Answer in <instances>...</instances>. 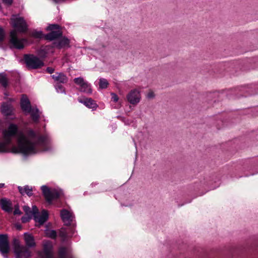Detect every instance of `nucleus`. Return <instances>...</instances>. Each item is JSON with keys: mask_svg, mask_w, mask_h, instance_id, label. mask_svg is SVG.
Here are the masks:
<instances>
[{"mask_svg": "<svg viewBox=\"0 0 258 258\" xmlns=\"http://www.w3.org/2000/svg\"><path fill=\"white\" fill-rule=\"evenodd\" d=\"M234 91L236 92L237 89H234Z\"/></svg>", "mask_w": 258, "mask_h": 258, "instance_id": "48", "label": "nucleus"}, {"mask_svg": "<svg viewBox=\"0 0 258 258\" xmlns=\"http://www.w3.org/2000/svg\"><path fill=\"white\" fill-rule=\"evenodd\" d=\"M5 32L2 27H0V42L3 41L5 38Z\"/></svg>", "mask_w": 258, "mask_h": 258, "instance_id": "38", "label": "nucleus"}, {"mask_svg": "<svg viewBox=\"0 0 258 258\" xmlns=\"http://www.w3.org/2000/svg\"><path fill=\"white\" fill-rule=\"evenodd\" d=\"M5 186V184L3 183H0V188H3Z\"/></svg>", "mask_w": 258, "mask_h": 258, "instance_id": "46", "label": "nucleus"}, {"mask_svg": "<svg viewBox=\"0 0 258 258\" xmlns=\"http://www.w3.org/2000/svg\"><path fill=\"white\" fill-rule=\"evenodd\" d=\"M0 205L2 209L6 212L11 213L12 212V203L8 199L2 198L0 200Z\"/></svg>", "mask_w": 258, "mask_h": 258, "instance_id": "14", "label": "nucleus"}, {"mask_svg": "<svg viewBox=\"0 0 258 258\" xmlns=\"http://www.w3.org/2000/svg\"><path fill=\"white\" fill-rule=\"evenodd\" d=\"M48 219V213L45 210H43L41 211V214H40L39 212L36 214L34 216V221L38 223L39 226L42 225Z\"/></svg>", "mask_w": 258, "mask_h": 258, "instance_id": "12", "label": "nucleus"}, {"mask_svg": "<svg viewBox=\"0 0 258 258\" xmlns=\"http://www.w3.org/2000/svg\"><path fill=\"white\" fill-rule=\"evenodd\" d=\"M238 90L240 91H245L246 92H248V91L247 90L246 86H241L238 88Z\"/></svg>", "mask_w": 258, "mask_h": 258, "instance_id": "43", "label": "nucleus"}, {"mask_svg": "<svg viewBox=\"0 0 258 258\" xmlns=\"http://www.w3.org/2000/svg\"><path fill=\"white\" fill-rule=\"evenodd\" d=\"M59 25L57 24H50L49 26H48L46 28V30L48 31H55V30H58L59 29Z\"/></svg>", "mask_w": 258, "mask_h": 258, "instance_id": "34", "label": "nucleus"}, {"mask_svg": "<svg viewBox=\"0 0 258 258\" xmlns=\"http://www.w3.org/2000/svg\"><path fill=\"white\" fill-rule=\"evenodd\" d=\"M32 218L31 217L25 215L21 218V221L23 223H26L28 222Z\"/></svg>", "mask_w": 258, "mask_h": 258, "instance_id": "37", "label": "nucleus"}, {"mask_svg": "<svg viewBox=\"0 0 258 258\" xmlns=\"http://www.w3.org/2000/svg\"><path fill=\"white\" fill-rule=\"evenodd\" d=\"M257 93H258V92H257Z\"/></svg>", "mask_w": 258, "mask_h": 258, "instance_id": "49", "label": "nucleus"}, {"mask_svg": "<svg viewBox=\"0 0 258 258\" xmlns=\"http://www.w3.org/2000/svg\"><path fill=\"white\" fill-rule=\"evenodd\" d=\"M212 95H213V94L211 93H209L208 94V97L209 98H211Z\"/></svg>", "mask_w": 258, "mask_h": 258, "instance_id": "45", "label": "nucleus"}, {"mask_svg": "<svg viewBox=\"0 0 258 258\" xmlns=\"http://www.w3.org/2000/svg\"><path fill=\"white\" fill-rule=\"evenodd\" d=\"M31 35L35 38H41L42 37V33L41 31H33L32 32Z\"/></svg>", "mask_w": 258, "mask_h": 258, "instance_id": "33", "label": "nucleus"}, {"mask_svg": "<svg viewBox=\"0 0 258 258\" xmlns=\"http://www.w3.org/2000/svg\"><path fill=\"white\" fill-rule=\"evenodd\" d=\"M24 238L27 248L35 246L36 243L34 236L30 233L26 232L24 234Z\"/></svg>", "mask_w": 258, "mask_h": 258, "instance_id": "18", "label": "nucleus"}, {"mask_svg": "<svg viewBox=\"0 0 258 258\" xmlns=\"http://www.w3.org/2000/svg\"><path fill=\"white\" fill-rule=\"evenodd\" d=\"M111 95L112 101H113V102H116L118 100V97L117 95L114 93H111Z\"/></svg>", "mask_w": 258, "mask_h": 258, "instance_id": "39", "label": "nucleus"}, {"mask_svg": "<svg viewBox=\"0 0 258 258\" xmlns=\"http://www.w3.org/2000/svg\"><path fill=\"white\" fill-rule=\"evenodd\" d=\"M23 209L25 213V215L31 217L33 219H34L35 215L38 213V209L35 205L32 206V209H31L28 206H23Z\"/></svg>", "mask_w": 258, "mask_h": 258, "instance_id": "17", "label": "nucleus"}, {"mask_svg": "<svg viewBox=\"0 0 258 258\" xmlns=\"http://www.w3.org/2000/svg\"><path fill=\"white\" fill-rule=\"evenodd\" d=\"M59 236L63 239H66L67 237L68 234L65 229H61L59 232Z\"/></svg>", "mask_w": 258, "mask_h": 258, "instance_id": "35", "label": "nucleus"}, {"mask_svg": "<svg viewBox=\"0 0 258 258\" xmlns=\"http://www.w3.org/2000/svg\"><path fill=\"white\" fill-rule=\"evenodd\" d=\"M52 245L51 243L47 241L43 244V254L42 258H54L53 253L52 251Z\"/></svg>", "mask_w": 258, "mask_h": 258, "instance_id": "11", "label": "nucleus"}, {"mask_svg": "<svg viewBox=\"0 0 258 258\" xmlns=\"http://www.w3.org/2000/svg\"><path fill=\"white\" fill-rule=\"evenodd\" d=\"M52 150L51 140L48 136L38 135L30 129L28 131L27 136L23 134L19 135L17 147H14L12 151L15 153L28 156L40 152H49Z\"/></svg>", "mask_w": 258, "mask_h": 258, "instance_id": "1", "label": "nucleus"}, {"mask_svg": "<svg viewBox=\"0 0 258 258\" xmlns=\"http://www.w3.org/2000/svg\"><path fill=\"white\" fill-rule=\"evenodd\" d=\"M62 33L59 30L52 31L46 35L45 38L47 40L52 41L60 37Z\"/></svg>", "mask_w": 258, "mask_h": 258, "instance_id": "22", "label": "nucleus"}, {"mask_svg": "<svg viewBox=\"0 0 258 258\" xmlns=\"http://www.w3.org/2000/svg\"><path fill=\"white\" fill-rule=\"evenodd\" d=\"M45 233L48 237L52 239H55L57 236L56 232L54 230H49L46 229L45 230Z\"/></svg>", "mask_w": 258, "mask_h": 258, "instance_id": "28", "label": "nucleus"}, {"mask_svg": "<svg viewBox=\"0 0 258 258\" xmlns=\"http://www.w3.org/2000/svg\"><path fill=\"white\" fill-rule=\"evenodd\" d=\"M56 91L57 93L66 94V91L62 85L60 84H56L55 86Z\"/></svg>", "mask_w": 258, "mask_h": 258, "instance_id": "32", "label": "nucleus"}, {"mask_svg": "<svg viewBox=\"0 0 258 258\" xmlns=\"http://www.w3.org/2000/svg\"><path fill=\"white\" fill-rule=\"evenodd\" d=\"M0 84L6 88L8 86V79L7 75L5 73H0Z\"/></svg>", "mask_w": 258, "mask_h": 258, "instance_id": "25", "label": "nucleus"}, {"mask_svg": "<svg viewBox=\"0 0 258 258\" xmlns=\"http://www.w3.org/2000/svg\"><path fill=\"white\" fill-rule=\"evenodd\" d=\"M79 91L88 94H91L92 93L91 85L87 82H85L82 86L80 87Z\"/></svg>", "mask_w": 258, "mask_h": 258, "instance_id": "24", "label": "nucleus"}, {"mask_svg": "<svg viewBox=\"0 0 258 258\" xmlns=\"http://www.w3.org/2000/svg\"><path fill=\"white\" fill-rule=\"evenodd\" d=\"M10 251V245L7 234H0V252L5 257Z\"/></svg>", "mask_w": 258, "mask_h": 258, "instance_id": "7", "label": "nucleus"}, {"mask_svg": "<svg viewBox=\"0 0 258 258\" xmlns=\"http://www.w3.org/2000/svg\"><path fill=\"white\" fill-rule=\"evenodd\" d=\"M13 101L12 98L9 99V101L3 102L1 105V110L2 113L6 116H9L14 114V108L11 102Z\"/></svg>", "mask_w": 258, "mask_h": 258, "instance_id": "8", "label": "nucleus"}, {"mask_svg": "<svg viewBox=\"0 0 258 258\" xmlns=\"http://www.w3.org/2000/svg\"><path fill=\"white\" fill-rule=\"evenodd\" d=\"M23 59L28 70H37L44 65L43 61L34 54H25L24 55Z\"/></svg>", "mask_w": 258, "mask_h": 258, "instance_id": "3", "label": "nucleus"}, {"mask_svg": "<svg viewBox=\"0 0 258 258\" xmlns=\"http://www.w3.org/2000/svg\"><path fill=\"white\" fill-rule=\"evenodd\" d=\"M70 40L66 37H63L54 43V45L58 48L60 49L63 47L69 45Z\"/></svg>", "mask_w": 258, "mask_h": 258, "instance_id": "23", "label": "nucleus"}, {"mask_svg": "<svg viewBox=\"0 0 258 258\" xmlns=\"http://www.w3.org/2000/svg\"><path fill=\"white\" fill-rule=\"evenodd\" d=\"M232 90H233V89H230V90H228V92H229V94H231V93H230V92H232Z\"/></svg>", "mask_w": 258, "mask_h": 258, "instance_id": "47", "label": "nucleus"}, {"mask_svg": "<svg viewBox=\"0 0 258 258\" xmlns=\"http://www.w3.org/2000/svg\"><path fill=\"white\" fill-rule=\"evenodd\" d=\"M78 101L93 110H96L98 106L95 101L91 98H79Z\"/></svg>", "mask_w": 258, "mask_h": 258, "instance_id": "13", "label": "nucleus"}, {"mask_svg": "<svg viewBox=\"0 0 258 258\" xmlns=\"http://www.w3.org/2000/svg\"><path fill=\"white\" fill-rule=\"evenodd\" d=\"M49 48L48 46L42 47L37 51V54L40 58H44L47 56Z\"/></svg>", "mask_w": 258, "mask_h": 258, "instance_id": "26", "label": "nucleus"}, {"mask_svg": "<svg viewBox=\"0 0 258 258\" xmlns=\"http://www.w3.org/2000/svg\"><path fill=\"white\" fill-rule=\"evenodd\" d=\"M13 246L14 248V252H17L18 250H20V248H22L24 246L21 245L20 244V242L19 240L15 237L13 240Z\"/></svg>", "mask_w": 258, "mask_h": 258, "instance_id": "27", "label": "nucleus"}, {"mask_svg": "<svg viewBox=\"0 0 258 258\" xmlns=\"http://www.w3.org/2000/svg\"><path fill=\"white\" fill-rule=\"evenodd\" d=\"M155 95L153 92H150L147 95V97L149 99H152L154 98Z\"/></svg>", "mask_w": 258, "mask_h": 258, "instance_id": "42", "label": "nucleus"}, {"mask_svg": "<svg viewBox=\"0 0 258 258\" xmlns=\"http://www.w3.org/2000/svg\"><path fill=\"white\" fill-rule=\"evenodd\" d=\"M18 188L20 193L22 195L25 194L29 197H31L33 195L32 187L28 185L24 186V187L18 186Z\"/></svg>", "mask_w": 258, "mask_h": 258, "instance_id": "21", "label": "nucleus"}, {"mask_svg": "<svg viewBox=\"0 0 258 258\" xmlns=\"http://www.w3.org/2000/svg\"><path fill=\"white\" fill-rule=\"evenodd\" d=\"M74 82L75 84L79 85L80 87L85 83L86 81L82 77L76 78L74 79Z\"/></svg>", "mask_w": 258, "mask_h": 258, "instance_id": "31", "label": "nucleus"}, {"mask_svg": "<svg viewBox=\"0 0 258 258\" xmlns=\"http://www.w3.org/2000/svg\"><path fill=\"white\" fill-rule=\"evenodd\" d=\"M27 42L25 38H19L16 30L10 32L9 45L11 48L22 49L24 47V43Z\"/></svg>", "mask_w": 258, "mask_h": 258, "instance_id": "5", "label": "nucleus"}, {"mask_svg": "<svg viewBox=\"0 0 258 258\" xmlns=\"http://www.w3.org/2000/svg\"><path fill=\"white\" fill-rule=\"evenodd\" d=\"M60 217L64 224L67 226H70L73 222L74 216L68 210L63 209L60 211Z\"/></svg>", "mask_w": 258, "mask_h": 258, "instance_id": "10", "label": "nucleus"}, {"mask_svg": "<svg viewBox=\"0 0 258 258\" xmlns=\"http://www.w3.org/2000/svg\"><path fill=\"white\" fill-rule=\"evenodd\" d=\"M26 113L30 114L31 118L34 122H38L40 118V112L38 108L32 107L30 111H27Z\"/></svg>", "mask_w": 258, "mask_h": 258, "instance_id": "20", "label": "nucleus"}, {"mask_svg": "<svg viewBox=\"0 0 258 258\" xmlns=\"http://www.w3.org/2000/svg\"><path fill=\"white\" fill-rule=\"evenodd\" d=\"M41 189L46 202L50 204L52 203L53 200L58 199L62 194L61 190H58L55 189L51 190L46 185L41 186Z\"/></svg>", "mask_w": 258, "mask_h": 258, "instance_id": "4", "label": "nucleus"}, {"mask_svg": "<svg viewBox=\"0 0 258 258\" xmlns=\"http://www.w3.org/2000/svg\"><path fill=\"white\" fill-rule=\"evenodd\" d=\"M15 210L14 211V215H21L22 212L19 209V206L18 204L15 205L14 206Z\"/></svg>", "mask_w": 258, "mask_h": 258, "instance_id": "36", "label": "nucleus"}, {"mask_svg": "<svg viewBox=\"0 0 258 258\" xmlns=\"http://www.w3.org/2000/svg\"><path fill=\"white\" fill-rule=\"evenodd\" d=\"M56 3H59L63 2L64 0H53Z\"/></svg>", "mask_w": 258, "mask_h": 258, "instance_id": "44", "label": "nucleus"}, {"mask_svg": "<svg viewBox=\"0 0 258 258\" xmlns=\"http://www.w3.org/2000/svg\"><path fill=\"white\" fill-rule=\"evenodd\" d=\"M52 78L56 82L60 83H66L68 81V77L62 73H56L51 75Z\"/></svg>", "mask_w": 258, "mask_h": 258, "instance_id": "19", "label": "nucleus"}, {"mask_svg": "<svg viewBox=\"0 0 258 258\" xmlns=\"http://www.w3.org/2000/svg\"><path fill=\"white\" fill-rule=\"evenodd\" d=\"M16 258H29L31 256V252L26 246L20 248L17 252H14Z\"/></svg>", "mask_w": 258, "mask_h": 258, "instance_id": "16", "label": "nucleus"}, {"mask_svg": "<svg viewBox=\"0 0 258 258\" xmlns=\"http://www.w3.org/2000/svg\"><path fill=\"white\" fill-rule=\"evenodd\" d=\"M67 249L64 247L59 248L58 250V256L59 258H66Z\"/></svg>", "mask_w": 258, "mask_h": 258, "instance_id": "30", "label": "nucleus"}, {"mask_svg": "<svg viewBox=\"0 0 258 258\" xmlns=\"http://www.w3.org/2000/svg\"><path fill=\"white\" fill-rule=\"evenodd\" d=\"M18 132V127L14 123H11L8 129L3 131L2 138L3 141L0 142V153L9 152V149L8 146L12 144V139L16 136Z\"/></svg>", "mask_w": 258, "mask_h": 258, "instance_id": "2", "label": "nucleus"}, {"mask_svg": "<svg viewBox=\"0 0 258 258\" xmlns=\"http://www.w3.org/2000/svg\"><path fill=\"white\" fill-rule=\"evenodd\" d=\"M20 104L22 109L25 112L30 111L31 108H32L29 99L27 96L24 94L22 95L21 99Z\"/></svg>", "mask_w": 258, "mask_h": 258, "instance_id": "15", "label": "nucleus"}, {"mask_svg": "<svg viewBox=\"0 0 258 258\" xmlns=\"http://www.w3.org/2000/svg\"><path fill=\"white\" fill-rule=\"evenodd\" d=\"M46 71L48 73L51 74L54 72V69L51 67H47Z\"/></svg>", "mask_w": 258, "mask_h": 258, "instance_id": "41", "label": "nucleus"}, {"mask_svg": "<svg viewBox=\"0 0 258 258\" xmlns=\"http://www.w3.org/2000/svg\"><path fill=\"white\" fill-rule=\"evenodd\" d=\"M108 85L107 80L104 78L99 79V88L101 89H106Z\"/></svg>", "mask_w": 258, "mask_h": 258, "instance_id": "29", "label": "nucleus"}, {"mask_svg": "<svg viewBox=\"0 0 258 258\" xmlns=\"http://www.w3.org/2000/svg\"><path fill=\"white\" fill-rule=\"evenodd\" d=\"M3 3L8 6H11L13 3V0H2Z\"/></svg>", "mask_w": 258, "mask_h": 258, "instance_id": "40", "label": "nucleus"}, {"mask_svg": "<svg viewBox=\"0 0 258 258\" xmlns=\"http://www.w3.org/2000/svg\"><path fill=\"white\" fill-rule=\"evenodd\" d=\"M11 24L18 32L24 33L27 30V25L24 18L14 17L11 19Z\"/></svg>", "mask_w": 258, "mask_h": 258, "instance_id": "6", "label": "nucleus"}, {"mask_svg": "<svg viewBox=\"0 0 258 258\" xmlns=\"http://www.w3.org/2000/svg\"><path fill=\"white\" fill-rule=\"evenodd\" d=\"M141 98L140 92L137 89L132 90L126 96L127 100L133 105L137 104L140 101Z\"/></svg>", "mask_w": 258, "mask_h": 258, "instance_id": "9", "label": "nucleus"}]
</instances>
